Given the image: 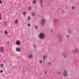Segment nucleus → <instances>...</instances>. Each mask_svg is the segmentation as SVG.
Masks as SVG:
<instances>
[{"instance_id":"nucleus-1","label":"nucleus","mask_w":79,"mask_h":79,"mask_svg":"<svg viewBox=\"0 0 79 79\" xmlns=\"http://www.w3.org/2000/svg\"><path fill=\"white\" fill-rule=\"evenodd\" d=\"M39 37L40 39H44L45 37V34L44 33L41 32L39 34Z\"/></svg>"},{"instance_id":"nucleus-12","label":"nucleus","mask_w":79,"mask_h":79,"mask_svg":"<svg viewBox=\"0 0 79 79\" xmlns=\"http://www.w3.org/2000/svg\"><path fill=\"white\" fill-rule=\"evenodd\" d=\"M15 24H18V19H16L15 22Z\"/></svg>"},{"instance_id":"nucleus-31","label":"nucleus","mask_w":79,"mask_h":79,"mask_svg":"<svg viewBox=\"0 0 79 79\" xmlns=\"http://www.w3.org/2000/svg\"><path fill=\"white\" fill-rule=\"evenodd\" d=\"M41 5L42 7L43 6V5L42 4V3H41Z\"/></svg>"},{"instance_id":"nucleus-38","label":"nucleus","mask_w":79,"mask_h":79,"mask_svg":"<svg viewBox=\"0 0 79 79\" xmlns=\"http://www.w3.org/2000/svg\"><path fill=\"white\" fill-rule=\"evenodd\" d=\"M2 16V14H0V17Z\"/></svg>"},{"instance_id":"nucleus-43","label":"nucleus","mask_w":79,"mask_h":79,"mask_svg":"<svg viewBox=\"0 0 79 79\" xmlns=\"http://www.w3.org/2000/svg\"><path fill=\"white\" fill-rule=\"evenodd\" d=\"M51 79H53L52 78H51Z\"/></svg>"},{"instance_id":"nucleus-4","label":"nucleus","mask_w":79,"mask_h":79,"mask_svg":"<svg viewBox=\"0 0 79 79\" xmlns=\"http://www.w3.org/2000/svg\"><path fill=\"white\" fill-rule=\"evenodd\" d=\"M63 76L64 77H66L68 76V72H67L66 70H64V72L63 73Z\"/></svg>"},{"instance_id":"nucleus-36","label":"nucleus","mask_w":79,"mask_h":79,"mask_svg":"<svg viewBox=\"0 0 79 79\" xmlns=\"http://www.w3.org/2000/svg\"><path fill=\"white\" fill-rule=\"evenodd\" d=\"M72 31H73V32H74V29L72 28Z\"/></svg>"},{"instance_id":"nucleus-27","label":"nucleus","mask_w":79,"mask_h":79,"mask_svg":"<svg viewBox=\"0 0 79 79\" xmlns=\"http://www.w3.org/2000/svg\"><path fill=\"white\" fill-rule=\"evenodd\" d=\"M40 2L41 3H43V1L42 0H40Z\"/></svg>"},{"instance_id":"nucleus-14","label":"nucleus","mask_w":79,"mask_h":79,"mask_svg":"<svg viewBox=\"0 0 79 79\" xmlns=\"http://www.w3.org/2000/svg\"><path fill=\"white\" fill-rule=\"evenodd\" d=\"M28 10H32V7L31 6H29L28 7Z\"/></svg>"},{"instance_id":"nucleus-24","label":"nucleus","mask_w":79,"mask_h":79,"mask_svg":"<svg viewBox=\"0 0 79 79\" xmlns=\"http://www.w3.org/2000/svg\"><path fill=\"white\" fill-rule=\"evenodd\" d=\"M57 73L58 75H60V72H57Z\"/></svg>"},{"instance_id":"nucleus-19","label":"nucleus","mask_w":79,"mask_h":79,"mask_svg":"<svg viewBox=\"0 0 79 79\" xmlns=\"http://www.w3.org/2000/svg\"><path fill=\"white\" fill-rule=\"evenodd\" d=\"M3 66H4V65L3 64H1V68H2V67H3Z\"/></svg>"},{"instance_id":"nucleus-16","label":"nucleus","mask_w":79,"mask_h":79,"mask_svg":"<svg viewBox=\"0 0 79 79\" xmlns=\"http://www.w3.org/2000/svg\"><path fill=\"white\" fill-rule=\"evenodd\" d=\"M33 4H35V3H36V1L35 0H34L33 1Z\"/></svg>"},{"instance_id":"nucleus-35","label":"nucleus","mask_w":79,"mask_h":79,"mask_svg":"<svg viewBox=\"0 0 79 79\" xmlns=\"http://www.w3.org/2000/svg\"><path fill=\"white\" fill-rule=\"evenodd\" d=\"M44 73L46 74H47V72L46 71H45V72Z\"/></svg>"},{"instance_id":"nucleus-21","label":"nucleus","mask_w":79,"mask_h":79,"mask_svg":"<svg viewBox=\"0 0 79 79\" xmlns=\"http://www.w3.org/2000/svg\"><path fill=\"white\" fill-rule=\"evenodd\" d=\"M31 15L32 16H34V15H35V13H32L31 14Z\"/></svg>"},{"instance_id":"nucleus-34","label":"nucleus","mask_w":79,"mask_h":79,"mask_svg":"<svg viewBox=\"0 0 79 79\" xmlns=\"http://www.w3.org/2000/svg\"><path fill=\"white\" fill-rule=\"evenodd\" d=\"M2 3V0H0V3Z\"/></svg>"},{"instance_id":"nucleus-37","label":"nucleus","mask_w":79,"mask_h":79,"mask_svg":"<svg viewBox=\"0 0 79 79\" xmlns=\"http://www.w3.org/2000/svg\"><path fill=\"white\" fill-rule=\"evenodd\" d=\"M53 30H52V29H51V32H53Z\"/></svg>"},{"instance_id":"nucleus-32","label":"nucleus","mask_w":79,"mask_h":79,"mask_svg":"<svg viewBox=\"0 0 79 79\" xmlns=\"http://www.w3.org/2000/svg\"><path fill=\"white\" fill-rule=\"evenodd\" d=\"M66 37H67V38H69V35H67L66 36Z\"/></svg>"},{"instance_id":"nucleus-39","label":"nucleus","mask_w":79,"mask_h":79,"mask_svg":"<svg viewBox=\"0 0 79 79\" xmlns=\"http://www.w3.org/2000/svg\"><path fill=\"white\" fill-rule=\"evenodd\" d=\"M1 19H2V18L0 17V20H1Z\"/></svg>"},{"instance_id":"nucleus-8","label":"nucleus","mask_w":79,"mask_h":79,"mask_svg":"<svg viewBox=\"0 0 79 79\" xmlns=\"http://www.w3.org/2000/svg\"><path fill=\"white\" fill-rule=\"evenodd\" d=\"M63 55L64 58H67V54H66L65 53H63Z\"/></svg>"},{"instance_id":"nucleus-9","label":"nucleus","mask_w":79,"mask_h":79,"mask_svg":"<svg viewBox=\"0 0 79 79\" xmlns=\"http://www.w3.org/2000/svg\"><path fill=\"white\" fill-rule=\"evenodd\" d=\"M0 51L2 53H3V51H4V48H3V47H1L0 48Z\"/></svg>"},{"instance_id":"nucleus-28","label":"nucleus","mask_w":79,"mask_h":79,"mask_svg":"<svg viewBox=\"0 0 79 79\" xmlns=\"http://www.w3.org/2000/svg\"><path fill=\"white\" fill-rule=\"evenodd\" d=\"M23 14L24 15H26V12L24 11L23 13Z\"/></svg>"},{"instance_id":"nucleus-25","label":"nucleus","mask_w":79,"mask_h":79,"mask_svg":"<svg viewBox=\"0 0 79 79\" xmlns=\"http://www.w3.org/2000/svg\"><path fill=\"white\" fill-rule=\"evenodd\" d=\"M39 63H40V64L42 63V60H40L39 61Z\"/></svg>"},{"instance_id":"nucleus-20","label":"nucleus","mask_w":79,"mask_h":79,"mask_svg":"<svg viewBox=\"0 0 79 79\" xmlns=\"http://www.w3.org/2000/svg\"><path fill=\"white\" fill-rule=\"evenodd\" d=\"M4 34H8V32L6 31H4Z\"/></svg>"},{"instance_id":"nucleus-40","label":"nucleus","mask_w":79,"mask_h":79,"mask_svg":"<svg viewBox=\"0 0 79 79\" xmlns=\"http://www.w3.org/2000/svg\"><path fill=\"white\" fill-rule=\"evenodd\" d=\"M62 11H63V12H64V10H62Z\"/></svg>"},{"instance_id":"nucleus-5","label":"nucleus","mask_w":79,"mask_h":79,"mask_svg":"<svg viewBox=\"0 0 79 79\" xmlns=\"http://www.w3.org/2000/svg\"><path fill=\"white\" fill-rule=\"evenodd\" d=\"M79 52V50L77 48H76L74 50L72 51V53H77Z\"/></svg>"},{"instance_id":"nucleus-17","label":"nucleus","mask_w":79,"mask_h":79,"mask_svg":"<svg viewBox=\"0 0 79 79\" xmlns=\"http://www.w3.org/2000/svg\"><path fill=\"white\" fill-rule=\"evenodd\" d=\"M43 60H45L46 58V56L45 55H44L43 56Z\"/></svg>"},{"instance_id":"nucleus-41","label":"nucleus","mask_w":79,"mask_h":79,"mask_svg":"<svg viewBox=\"0 0 79 79\" xmlns=\"http://www.w3.org/2000/svg\"><path fill=\"white\" fill-rule=\"evenodd\" d=\"M9 65H11V64H10Z\"/></svg>"},{"instance_id":"nucleus-26","label":"nucleus","mask_w":79,"mask_h":79,"mask_svg":"<svg viewBox=\"0 0 79 79\" xmlns=\"http://www.w3.org/2000/svg\"><path fill=\"white\" fill-rule=\"evenodd\" d=\"M27 25L28 27H31V24H28Z\"/></svg>"},{"instance_id":"nucleus-13","label":"nucleus","mask_w":79,"mask_h":79,"mask_svg":"<svg viewBox=\"0 0 79 79\" xmlns=\"http://www.w3.org/2000/svg\"><path fill=\"white\" fill-rule=\"evenodd\" d=\"M29 58H32V55L31 54L29 55Z\"/></svg>"},{"instance_id":"nucleus-10","label":"nucleus","mask_w":79,"mask_h":79,"mask_svg":"<svg viewBox=\"0 0 79 79\" xmlns=\"http://www.w3.org/2000/svg\"><path fill=\"white\" fill-rule=\"evenodd\" d=\"M16 51H17V52H20V51H21L20 48H16Z\"/></svg>"},{"instance_id":"nucleus-15","label":"nucleus","mask_w":79,"mask_h":79,"mask_svg":"<svg viewBox=\"0 0 79 79\" xmlns=\"http://www.w3.org/2000/svg\"><path fill=\"white\" fill-rule=\"evenodd\" d=\"M3 24L4 26H6V22H4L3 23Z\"/></svg>"},{"instance_id":"nucleus-7","label":"nucleus","mask_w":79,"mask_h":79,"mask_svg":"<svg viewBox=\"0 0 79 79\" xmlns=\"http://www.w3.org/2000/svg\"><path fill=\"white\" fill-rule=\"evenodd\" d=\"M67 31L69 34H71L72 33V31H71V29L70 28H68L67 29Z\"/></svg>"},{"instance_id":"nucleus-33","label":"nucleus","mask_w":79,"mask_h":79,"mask_svg":"<svg viewBox=\"0 0 79 79\" xmlns=\"http://www.w3.org/2000/svg\"><path fill=\"white\" fill-rule=\"evenodd\" d=\"M0 72L1 73H3V70H0Z\"/></svg>"},{"instance_id":"nucleus-22","label":"nucleus","mask_w":79,"mask_h":79,"mask_svg":"<svg viewBox=\"0 0 79 79\" xmlns=\"http://www.w3.org/2000/svg\"><path fill=\"white\" fill-rule=\"evenodd\" d=\"M27 19L28 20H30V19H31V17L29 16H28L27 18Z\"/></svg>"},{"instance_id":"nucleus-3","label":"nucleus","mask_w":79,"mask_h":79,"mask_svg":"<svg viewBox=\"0 0 79 79\" xmlns=\"http://www.w3.org/2000/svg\"><path fill=\"white\" fill-rule=\"evenodd\" d=\"M45 23H46V19H43L41 22V24L42 26H44Z\"/></svg>"},{"instance_id":"nucleus-29","label":"nucleus","mask_w":79,"mask_h":79,"mask_svg":"<svg viewBox=\"0 0 79 79\" xmlns=\"http://www.w3.org/2000/svg\"><path fill=\"white\" fill-rule=\"evenodd\" d=\"M48 64L49 65H50L51 64V63H50V62H48Z\"/></svg>"},{"instance_id":"nucleus-23","label":"nucleus","mask_w":79,"mask_h":79,"mask_svg":"<svg viewBox=\"0 0 79 79\" xmlns=\"http://www.w3.org/2000/svg\"><path fill=\"white\" fill-rule=\"evenodd\" d=\"M35 28L36 29H38V26H35Z\"/></svg>"},{"instance_id":"nucleus-30","label":"nucleus","mask_w":79,"mask_h":79,"mask_svg":"<svg viewBox=\"0 0 79 79\" xmlns=\"http://www.w3.org/2000/svg\"><path fill=\"white\" fill-rule=\"evenodd\" d=\"M33 47H34L35 49V45H33Z\"/></svg>"},{"instance_id":"nucleus-6","label":"nucleus","mask_w":79,"mask_h":79,"mask_svg":"<svg viewBox=\"0 0 79 79\" xmlns=\"http://www.w3.org/2000/svg\"><path fill=\"white\" fill-rule=\"evenodd\" d=\"M21 42L18 40L16 41V44L17 45H19L21 44Z\"/></svg>"},{"instance_id":"nucleus-2","label":"nucleus","mask_w":79,"mask_h":79,"mask_svg":"<svg viewBox=\"0 0 79 79\" xmlns=\"http://www.w3.org/2000/svg\"><path fill=\"white\" fill-rule=\"evenodd\" d=\"M57 38H59V41L60 42H62V38L63 37L61 34H59L57 36Z\"/></svg>"},{"instance_id":"nucleus-18","label":"nucleus","mask_w":79,"mask_h":79,"mask_svg":"<svg viewBox=\"0 0 79 79\" xmlns=\"http://www.w3.org/2000/svg\"><path fill=\"white\" fill-rule=\"evenodd\" d=\"M72 10H74L75 9V7L74 6H73L72 7Z\"/></svg>"},{"instance_id":"nucleus-42","label":"nucleus","mask_w":79,"mask_h":79,"mask_svg":"<svg viewBox=\"0 0 79 79\" xmlns=\"http://www.w3.org/2000/svg\"><path fill=\"white\" fill-rule=\"evenodd\" d=\"M8 42V44H9V43Z\"/></svg>"},{"instance_id":"nucleus-11","label":"nucleus","mask_w":79,"mask_h":79,"mask_svg":"<svg viewBox=\"0 0 79 79\" xmlns=\"http://www.w3.org/2000/svg\"><path fill=\"white\" fill-rule=\"evenodd\" d=\"M53 21L54 23H56L58 21V19H54Z\"/></svg>"}]
</instances>
